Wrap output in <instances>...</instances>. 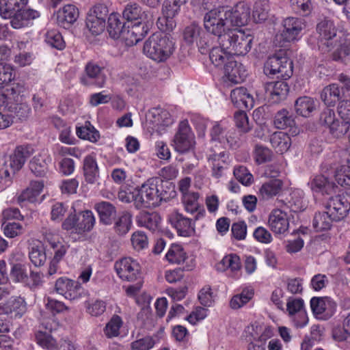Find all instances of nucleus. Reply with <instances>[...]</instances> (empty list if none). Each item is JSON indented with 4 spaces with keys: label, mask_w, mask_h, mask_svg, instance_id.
I'll use <instances>...</instances> for the list:
<instances>
[{
    "label": "nucleus",
    "mask_w": 350,
    "mask_h": 350,
    "mask_svg": "<svg viewBox=\"0 0 350 350\" xmlns=\"http://www.w3.org/2000/svg\"><path fill=\"white\" fill-rule=\"evenodd\" d=\"M230 98L234 105L239 108L252 109L254 106L253 95L245 88L240 87L232 90Z\"/></svg>",
    "instance_id": "nucleus-37"
},
{
    "label": "nucleus",
    "mask_w": 350,
    "mask_h": 350,
    "mask_svg": "<svg viewBox=\"0 0 350 350\" xmlns=\"http://www.w3.org/2000/svg\"><path fill=\"white\" fill-rule=\"evenodd\" d=\"M282 189L283 181L278 178H273L261 185L258 195L260 200L268 201L280 196Z\"/></svg>",
    "instance_id": "nucleus-29"
},
{
    "label": "nucleus",
    "mask_w": 350,
    "mask_h": 350,
    "mask_svg": "<svg viewBox=\"0 0 350 350\" xmlns=\"http://www.w3.org/2000/svg\"><path fill=\"white\" fill-rule=\"evenodd\" d=\"M165 258L170 264L183 265V268L186 271L193 269L196 265L194 257L189 255L184 247L179 243L171 244Z\"/></svg>",
    "instance_id": "nucleus-13"
},
{
    "label": "nucleus",
    "mask_w": 350,
    "mask_h": 350,
    "mask_svg": "<svg viewBox=\"0 0 350 350\" xmlns=\"http://www.w3.org/2000/svg\"><path fill=\"white\" fill-rule=\"evenodd\" d=\"M312 312L317 319L326 321L335 313L336 303L329 297H314L310 301Z\"/></svg>",
    "instance_id": "nucleus-17"
},
{
    "label": "nucleus",
    "mask_w": 350,
    "mask_h": 350,
    "mask_svg": "<svg viewBox=\"0 0 350 350\" xmlns=\"http://www.w3.org/2000/svg\"><path fill=\"white\" fill-rule=\"evenodd\" d=\"M44 241L49 243L53 250L54 256L50 262L48 273L51 275L56 273L58 269V263L63 259L67 251V245L64 243L62 237L56 230H46L44 234Z\"/></svg>",
    "instance_id": "nucleus-6"
},
{
    "label": "nucleus",
    "mask_w": 350,
    "mask_h": 350,
    "mask_svg": "<svg viewBox=\"0 0 350 350\" xmlns=\"http://www.w3.org/2000/svg\"><path fill=\"white\" fill-rule=\"evenodd\" d=\"M270 143L276 152L283 154L290 148L291 140L286 133L278 131L271 135Z\"/></svg>",
    "instance_id": "nucleus-47"
},
{
    "label": "nucleus",
    "mask_w": 350,
    "mask_h": 350,
    "mask_svg": "<svg viewBox=\"0 0 350 350\" xmlns=\"http://www.w3.org/2000/svg\"><path fill=\"white\" fill-rule=\"evenodd\" d=\"M303 24L298 18L289 17L283 21V30L275 36L274 42L280 46L286 43L293 42L301 38Z\"/></svg>",
    "instance_id": "nucleus-10"
},
{
    "label": "nucleus",
    "mask_w": 350,
    "mask_h": 350,
    "mask_svg": "<svg viewBox=\"0 0 350 350\" xmlns=\"http://www.w3.org/2000/svg\"><path fill=\"white\" fill-rule=\"evenodd\" d=\"M228 159V154L225 151L217 152L216 150H211V153L208 155V161L211 165L213 177L219 178L224 175V165L227 163Z\"/></svg>",
    "instance_id": "nucleus-36"
},
{
    "label": "nucleus",
    "mask_w": 350,
    "mask_h": 350,
    "mask_svg": "<svg viewBox=\"0 0 350 350\" xmlns=\"http://www.w3.org/2000/svg\"><path fill=\"white\" fill-rule=\"evenodd\" d=\"M124 27L126 25H122L119 14L112 13L109 16L107 31L112 38H120Z\"/></svg>",
    "instance_id": "nucleus-55"
},
{
    "label": "nucleus",
    "mask_w": 350,
    "mask_h": 350,
    "mask_svg": "<svg viewBox=\"0 0 350 350\" xmlns=\"http://www.w3.org/2000/svg\"><path fill=\"white\" fill-rule=\"evenodd\" d=\"M114 269L122 281L134 282L141 278L140 264L131 257H124L117 260L114 264Z\"/></svg>",
    "instance_id": "nucleus-11"
},
{
    "label": "nucleus",
    "mask_w": 350,
    "mask_h": 350,
    "mask_svg": "<svg viewBox=\"0 0 350 350\" xmlns=\"http://www.w3.org/2000/svg\"><path fill=\"white\" fill-rule=\"evenodd\" d=\"M150 25L140 24V23H134L131 25L128 24L127 26L124 27V31L120 38L124 40L126 45L136 44L147 34Z\"/></svg>",
    "instance_id": "nucleus-27"
},
{
    "label": "nucleus",
    "mask_w": 350,
    "mask_h": 350,
    "mask_svg": "<svg viewBox=\"0 0 350 350\" xmlns=\"http://www.w3.org/2000/svg\"><path fill=\"white\" fill-rule=\"evenodd\" d=\"M55 126L59 130V139L64 144L72 145L75 144V138L71 133V127L66 124L60 118L54 120Z\"/></svg>",
    "instance_id": "nucleus-56"
},
{
    "label": "nucleus",
    "mask_w": 350,
    "mask_h": 350,
    "mask_svg": "<svg viewBox=\"0 0 350 350\" xmlns=\"http://www.w3.org/2000/svg\"><path fill=\"white\" fill-rule=\"evenodd\" d=\"M17 107L10 105L8 98L0 94V130L9 127L13 122Z\"/></svg>",
    "instance_id": "nucleus-30"
},
{
    "label": "nucleus",
    "mask_w": 350,
    "mask_h": 350,
    "mask_svg": "<svg viewBox=\"0 0 350 350\" xmlns=\"http://www.w3.org/2000/svg\"><path fill=\"white\" fill-rule=\"evenodd\" d=\"M321 98L327 105H334L339 101L341 95L338 85L332 83L325 87L321 93Z\"/></svg>",
    "instance_id": "nucleus-53"
},
{
    "label": "nucleus",
    "mask_w": 350,
    "mask_h": 350,
    "mask_svg": "<svg viewBox=\"0 0 350 350\" xmlns=\"http://www.w3.org/2000/svg\"><path fill=\"white\" fill-rule=\"evenodd\" d=\"M86 312L92 317H98L106 310V304L100 299H92L85 302Z\"/></svg>",
    "instance_id": "nucleus-63"
},
{
    "label": "nucleus",
    "mask_w": 350,
    "mask_h": 350,
    "mask_svg": "<svg viewBox=\"0 0 350 350\" xmlns=\"http://www.w3.org/2000/svg\"><path fill=\"white\" fill-rule=\"evenodd\" d=\"M122 325V319L118 315H113L104 328V333L107 338L116 337L120 334Z\"/></svg>",
    "instance_id": "nucleus-62"
},
{
    "label": "nucleus",
    "mask_w": 350,
    "mask_h": 350,
    "mask_svg": "<svg viewBox=\"0 0 350 350\" xmlns=\"http://www.w3.org/2000/svg\"><path fill=\"white\" fill-rule=\"evenodd\" d=\"M83 173L85 181L89 184H98L99 170L95 158L87 156L83 161Z\"/></svg>",
    "instance_id": "nucleus-43"
},
{
    "label": "nucleus",
    "mask_w": 350,
    "mask_h": 350,
    "mask_svg": "<svg viewBox=\"0 0 350 350\" xmlns=\"http://www.w3.org/2000/svg\"><path fill=\"white\" fill-rule=\"evenodd\" d=\"M161 217L157 213L141 211L136 216V224L139 227H144L152 232L158 230Z\"/></svg>",
    "instance_id": "nucleus-42"
},
{
    "label": "nucleus",
    "mask_w": 350,
    "mask_h": 350,
    "mask_svg": "<svg viewBox=\"0 0 350 350\" xmlns=\"http://www.w3.org/2000/svg\"><path fill=\"white\" fill-rule=\"evenodd\" d=\"M183 35L184 41L189 45L196 43L202 54H205L208 51L211 38L209 36L202 32L198 25L192 23L187 26Z\"/></svg>",
    "instance_id": "nucleus-14"
},
{
    "label": "nucleus",
    "mask_w": 350,
    "mask_h": 350,
    "mask_svg": "<svg viewBox=\"0 0 350 350\" xmlns=\"http://www.w3.org/2000/svg\"><path fill=\"white\" fill-rule=\"evenodd\" d=\"M79 15V10L75 5L67 4L58 10L57 22L59 26L67 29L77 20Z\"/></svg>",
    "instance_id": "nucleus-38"
},
{
    "label": "nucleus",
    "mask_w": 350,
    "mask_h": 350,
    "mask_svg": "<svg viewBox=\"0 0 350 350\" xmlns=\"http://www.w3.org/2000/svg\"><path fill=\"white\" fill-rule=\"evenodd\" d=\"M267 225L275 235H286L290 228V216L279 208L271 211L269 215Z\"/></svg>",
    "instance_id": "nucleus-20"
},
{
    "label": "nucleus",
    "mask_w": 350,
    "mask_h": 350,
    "mask_svg": "<svg viewBox=\"0 0 350 350\" xmlns=\"http://www.w3.org/2000/svg\"><path fill=\"white\" fill-rule=\"evenodd\" d=\"M211 44H210V46ZM209 59L213 66L219 69L223 70L225 64L233 58V55L221 44L219 46L209 48Z\"/></svg>",
    "instance_id": "nucleus-33"
},
{
    "label": "nucleus",
    "mask_w": 350,
    "mask_h": 350,
    "mask_svg": "<svg viewBox=\"0 0 350 350\" xmlns=\"http://www.w3.org/2000/svg\"><path fill=\"white\" fill-rule=\"evenodd\" d=\"M44 42L50 46L62 50L65 47V42L61 33L56 29H48L44 35Z\"/></svg>",
    "instance_id": "nucleus-58"
},
{
    "label": "nucleus",
    "mask_w": 350,
    "mask_h": 350,
    "mask_svg": "<svg viewBox=\"0 0 350 350\" xmlns=\"http://www.w3.org/2000/svg\"><path fill=\"white\" fill-rule=\"evenodd\" d=\"M28 0H1L0 16L5 19L11 18L23 5L27 4Z\"/></svg>",
    "instance_id": "nucleus-46"
},
{
    "label": "nucleus",
    "mask_w": 350,
    "mask_h": 350,
    "mask_svg": "<svg viewBox=\"0 0 350 350\" xmlns=\"http://www.w3.org/2000/svg\"><path fill=\"white\" fill-rule=\"evenodd\" d=\"M187 0H166L162 8V16L157 22L158 28L163 32H170L176 26L174 17Z\"/></svg>",
    "instance_id": "nucleus-9"
},
{
    "label": "nucleus",
    "mask_w": 350,
    "mask_h": 350,
    "mask_svg": "<svg viewBox=\"0 0 350 350\" xmlns=\"http://www.w3.org/2000/svg\"><path fill=\"white\" fill-rule=\"evenodd\" d=\"M132 226V215L129 212H124L115 223V230L120 235L126 234Z\"/></svg>",
    "instance_id": "nucleus-59"
},
{
    "label": "nucleus",
    "mask_w": 350,
    "mask_h": 350,
    "mask_svg": "<svg viewBox=\"0 0 350 350\" xmlns=\"http://www.w3.org/2000/svg\"><path fill=\"white\" fill-rule=\"evenodd\" d=\"M167 221L176 230L179 236L188 237L195 232L194 224L191 220L183 216L176 209H173L168 213Z\"/></svg>",
    "instance_id": "nucleus-21"
},
{
    "label": "nucleus",
    "mask_w": 350,
    "mask_h": 350,
    "mask_svg": "<svg viewBox=\"0 0 350 350\" xmlns=\"http://www.w3.org/2000/svg\"><path fill=\"white\" fill-rule=\"evenodd\" d=\"M228 20L232 28L247 25L251 18V8L245 1L239 2L232 10L227 8Z\"/></svg>",
    "instance_id": "nucleus-24"
},
{
    "label": "nucleus",
    "mask_w": 350,
    "mask_h": 350,
    "mask_svg": "<svg viewBox=\"0 0 350 350\" xmlns=\"http://www.w3.org/2000/svg\"><path fill=\"white\" fill-rule=\"evenodd\" d=\"M252 40L250 33L239 28H232L220 37L218 44L228 49L232 55H244L250 51Z\"/></svg>",
    "instance_id": "nucleus-2"
},
{
    "label": "nucleus",
    "mask_w": 350,
    "mask_h": 350,
    "mask_svg": "<svg viewBox=\"0 0 350 350\" xmlns=\"http://www.w3.org/2000/svg\"><path fill=\"white\" fill-rule=\"evenodd\" d=\"M198 198L199 195L196 192L186 193L183 196L185 211L190 214H194L197 220L204 217L206 213L204 207L199 204Z\"/></svg>",
    "instance_id": "nucleus-41"
},
{
    "label": "nucleus",
    "mask_w": 350,
    "mask_h": 350,
    "mask_svg": "<svg viewBox=\"0 0 350 350\" xmlns=\"http://www.w3.org/2000/svg\"><path fill=\"white\" fill-rule=\"evenodd\" d=\"M55 290L70 301H77L85 295V291L79 282L66 277H61L56 280Z\"/></svg>",
    "instance_id": "nucleus-15"
},
{
    "label": "nucleus",
    "mask_w": 350,
    "mask_h": 350,
    "mask_svg": "<svg viewBox=\"0 0 350 350\" xmlns=\"http://www.w3.org/2000/svg\"><path fill=\"white\" fill-rule=\"evenodd\" d=\"M223 71L226 79L234 83L243 81L247 76L245 67L234 60V58L225 64Z\"/></svg>",
    "instance_id": "nucleus-32"
},
{
    "label": "nucleus",
    "mask_w": 350,
    "mask_h": 350,
    "mask_svg": "<svg viewBox=\"0 0 350 350\" xmlns=\"http://www.w3.org/2000/svg\"><path fill=\"white\" fill-rule=\"evenodd\" d=\"M122 16L128 23L151 25L154 20L153 13L149 10H143L137 3H128L122 12Z\"/></svg>",
    "instance_id": "nucleus-18"
},
{
    "label": "nucleus",
    "mask_w": 350,
    "mask_h": 350,
    "mask_svg": "<svg viewBox=\"0 0 350 350\" xmlns=\"http://www.w3.org/2000/svg\"><path fill=\"white\" fill-rule=\"evenodd\" d=\"M288 90V85L284 81L270 82L265 86L266 94L273 103L284 100L286 97Z\"/></svg>",
    "instance_id": "nucleus-39"
},
{
    "label": "nucleus",
    "mask_w": 350,
    "mask_h": 350,
    "mask_svg": "<svg viewBox=\"0 0 350 350\" xmlns=\"http://www.w3.org/2000/svg\"><path fill=\"white\" fill-rule=\"evenodd\" d=\"M316 29L321 40H325L324 44L328 49L334 45V40L338 38V32L332 20L328 17L319 19Z\"/></svg>",
    "instance_id": "nucleus-26"
},
{
    "label": "nucleus",
    "mask_w": 350,
    "mask_h": 350,
    "mask_svg": "<svg viewBox=\"0 0 350 350\" xmlns=\"http://www.w3.org/2000/svg\"><path fill=\"white\" fill-rule=\"evenodd\" d=\"M164 330L161 328L157 334L153 336H147L139 340H137L131 343L132 350H150L154 347L155 344L158 343L160 339L163 336Z\"/></svg>",
    "instance_id": "nucleus-49"
},
{
    "label": "nucleus",
    "mask_w": 350,
    "mask_h": 350,
    "mask_svg": "<svg viewBox=\"0 0 350 350\" xmlns=\"http://www.w3.org/2000/svg\"><path fill=\"white\" fill-rule=\"evenodd\" d=\"M131 242L133 249L137 251L144 250L148 245V237L141 230H137L132 234Z\"/></svg>",
    "instance_id": "nucleus-64"
},
{
    "label": "nucleus",
    "mask_w": 350,
    "mask_h": 350,
    "mask_svg": "<svg viewBox=\"0 0 350 350\" xmlns=\"http://www.w3.org/2000/svg\"><path fill=\"white\" fill-rule=\"evenodd\" d=\"M29 257L32 264L36 267L44 265L46 260L45 250L42 245L31 247Z\"/></svg>",
    "instance_id": "nucleus-60"
},
{
    "label": "nucleus",
    "mask_w": 350,
    "mask_h": 350,
    "mask_svg": "<svg viewBox=\"0 0 350 350\" xmlns=\"http://www.w3.org/2000/svg\"><path fill=\"white\" fill-rule=\"evenodd\" d=\"M40 16L38 11L31 9H20L10 18V24L14 29H21L32 24V21Z\"/></svg>",
    "instance_id": "nucleus-31"
},
{
    "label": "nucleus",
    "mask_w": 350,
    "mask_h": 350,
    "mask_svg": "<svg viewBox=\"0 0 350 350\" xmlns=\"http://www.w3.org/2000/svg\"><path fill=\"white\" fill-rule=\"evenodd\" d=\"M108 12L107 5L103 3H97L89 10L85 27L91 34L97 36L104 31Z\"/></svg>",
    "instance_id": "nucleus-8"
},
{
    "label": "nucleus",
    "mask_w": 350,
    "mask_h": 350,
    "mask_svg": "<svg viewBox=\"0 0 350 350\" xmlns=\"http://www.w3.org/2000/svg\"><path fill=\"white\" fill-rule=\"evenodd\" d=\"M228 129V124L225 121L214 122L211 131L212 143H219L221 147L227 145L234 147L237 144V139L234 133H230Z\"/></svg>",
    "instance_id": "nucleus-19"
},
{
    "label": "nucleus",
    "mask_w": 350,
    "mask_h": 350,
    "mask_svg": "<svg viewBox=\"0 0 350 350\" xmlns=\"http://www.w3.org/2000/svg\"><path fill=\"white\" fill-rule=\"evenodd\" d=\"M76 134L79 138L91 142H96L100 139L99 132L90 122H85L84 125H77Z\"/></svg>",
    "instance_id": "nucleus-54"
},
{
    "label": "nucleus",
    "mask_w": 350,
    "mask_h": 350,
    "mask_svg": "<svg viewBox=\"0 0 350 350\" xmlns=\"http://www.w3.org/2000/svg\"><path fill=\"white\" fill-rule=\"evenodd\" d=\"M94 208L98 214L100 221L106 225L110 224L116 215V207L107 202L97 203Z\"/></svg>",
    "instance_id": "nucleus-48"
},
{
    "label": "nucleus",
    "mask_w": 350,
    "mask_h": 350,
    "mask_svg": "<svg viewBox=\"0 0 350 350\" xmlns=\"http://www.w3.org/2000/svg\"><path fill=\"white\" fill-rule=\"evenodd\" d=\"M159 185L160 180L158 178H150L135 188V207L151 208L159 206L163 200Z\"/></svg>",
    "instance_id": "nucleus-1"
},
{
    "label": "nucleus",
    "mask_w": 350,
    "mask_h": 350,
    "mask_svg": "<svg viewBox=\"0 0 350 350\" xmlns=\"http://www.w3.org/2000/svg\"><path fill=\"white\" fill-rule=\"evenodd\" d=\"M32 152L33 149L30 146H19L9 156L3 157L7 161L12 176L23 167Z\"/></svg>",
    "instance_id": "nucleus-25"
},
{
    "label": "nucleus",
    "mask_w": 350,
    "mask_h": 350,
    "mask_svg": "<svg viewBox=\"0 0 350 350\" xmlns=\"http://www.w3.org/2000/svg\"><path fill=\"white\" fill-rule=\"evenodd\" d=\"M27 310V303L21 297H12L8 301L0 303V315L12 314L15 317H21Z\"/></svg>",
    "instance_id": "nucleus-28"
},
{
    "label": "nucleus",
    "mask_w": 350,
    "mask_h": 350,
    "mask_svg": "<svg viewBox=\"0 0 350 350\" xmlns=\"http://www.w3.org/2000/svg\"><path fill=\"white\" fill-rule=\"evenodd\" d=\"M325 208L335 221L341 220L350 209V191L331 197Z\"/></svg>",
    "instance_id": "nucleus-16"
},
{
    "label": "nucleus",
    "mask_w": 350,
    "mask_h": 350,
    "mask_svg": "<svg viewBox=\"0 0 350 350\" xmlns=\"http://www.w3.org/2000/svg\"><path fill=\"white\" fill-rule=\"evenodd\" d=\"M174 51V42L167 36L161 33L152 34L144 46L148 57L157 62L167 60Z\"/></svg>",
    "instance_id": "nucleus-3"
},
{
    "label": "nucleus",
    "mask_w": 350,
    "mask_h": 350,
    "mask_svg": "<svg viewBox=\"0 0 350 350\" xmlns=\"http://www.w3.org/2000/svg\"><path fill=\"white\" fill-rule=\"evenodd\" d=\"M335 221L328 211L316 213L312 219V227L317 232L330 229L332 223Z\"/></svg>",
    "instance_id": "nucleus-52"
},
{
    "label": "nucleus",
    "mask_w": 350,
    "mask_h": 350,
    "mask_svg": "<svg viewBox=\"0 0 350 350\" xmlns=\"http://www.w3.org/2000/svg\"><path fill=\"white\" fill-rule=\"evenodd\" d=\"M106 79L103 68L94 62H89L85 66V74L81 77V82L86 86L101 88L104 87Z\"/></svg>",
    "instance_id": "nucleus-22"
},
{
    "label": "nucleus",
    "mask_w": 350,
    "mask_h": 350,
    "mask_svg": "<svg viewBox=\"0 0 350 350\" xmlns=\"http://www.w3.org/2000/svg\"><path fill=\"white\" fill-rule=\"evenodd\" d=\"M264 72L269 76L279 74L284 79L290 78L293 74V63L286 52L279 50L269 56L265 63Z\"/></svg>",
    "instance_id": "nucleus-5"
},
{
    "label": "nucleus",
    "mask_w": 350,
    "mask_h": 350,
    "mask_svg": "<svg viewBox=\"0 0 350 350\" xmlns=\"http://www.w3.org/2000/svg\"><path fill=\"white\" fill-rule=\"evenodd\" d=\"M269 5L263 1H257L252 9V19L256 23L265 22L269 18Z\"/></svg>",
    "instance_id": "nucleus-57"
},
{
    "label": "nucleus",
    "mask_w": 350,
    "mask_h": 350,
    "mask_svg": "<svg viewBox=\"0 0 350 350\" xmlns=\"http://www.w3.org/2000/svg\"><path fill=\"white\" fill-rule=\"evenodd\" d=\"M329 133L334 137L339 138L345 135L350 129V121L336 119L328 128Z\"/></svg>",
    "instance_id": "nucleus-61"
},
{
    "label": "nucleus",
    "mask_w": 350,
    "mask_h": 350,
    "mask_svg": "<svg viewBox=\"0 0 350 350\" xmlns=\"http://www.w3.org/2000/svg\"><path fill=\"white\" fill-rule=\"evenodd\" d=\"M51 162V157L47 151L42 150L33 157L30 161L31 171L38 176L46 174L48 165Z\"/></svg>",
    "instance_id": "nucleus-40"
},
{
    "label": "nucleus",
    "mask_w": 350,
    "mask_h": 350,
    "mask_svg": "<svg viewBox=\"0 0 350 350\" xmlns=\"http://www.w3.org/2000/svg\"><path fill=\"white\" fill-rule=\"evenodd\" d=\"M228 14L227 8L221 7L213 9L204 15V28L208 33L217 36L218 42L220 37L232 29Z\"/></svg>",
    "instance_id": "nucleus-4"
},
{
    "label": "nucleus",
    "mask_w": 350,
    "mask_h": 350,
    "mask_svg": "<svg viewBox=\"0 0 350 350\" xmlns=\"http://www.w3.org/2000/svg\"><path fill=\"white\" fill-rule=\"evenodd\" d=\"M336 47L332 54V58L335 61L341 60L344 57L350 55V34L342 31H338V38L334 40V45L329 50Z\"/></svg>",
    "instance_id": "nucleus-35"
},
{
    "label": "nucleus",
    "mask_w": 350,
    "mask_h": 350,
    "mask_svg": "<svg viewBox=\"0 0 350 350\" xmlns=\"http://www.w3.org/2000/svg\"><path fill=\"white\" fill-rule=\"evenodd\" d=\"M241 267V262L240 258L235 254L226 255L217 265V269L220 271L229 270L234 273L239 271Z\"/></svg>",
    "instance_id": "nucleus-50"
},
{
    "label": "nucleus",
    "mask_w": 350,
    "mask_h": 350,
    "mask_svg": "<svg viewBox=\"0 0 350 350\" xmlns=\"http://www.w3.org/2000/svg\"><path fill=\"white\" fill-rule=\"evenodd\" d=\"M174 118L170 113L160 107L151 109L147 115V124L151 129L152 133L156 132L159 135H162L167 127L170 126L174 123Z\"/></svg>",
    "instance_id": "nucleus-12"
},
{
    "label": "nucleus",
    "mask_w": 350,
    "mask_h": 350,
    "mask_svg": "<svg viewBox=\"0 0 350 350\" xmlns=\"http://www.w3.org/2000/svg\"><path fill=\"white\" fill-rule=\"evenodd\" d=\"M95 224V217L91 211H83L81 217L77 219V225L75 228V233L83 234L90 231Z\"/></svg>",
    "instance_id": "nucleus-51"
},
{
    "label": "nucleus",
    "mask_w": 350,
    "mask_h": 350,
    "mask_svg": "<svg viewBox=\"0 0 350 350\" xmlns=\"http://www.w3.org/2000/svg\"><path fill=\"white\" fill-rule=\"evenodd\" d=\"M10 278L14 283L28 284L30 267L24 257L20 255L16 258L10 259Z\"/></svg>",
    "instance_id": "nucleus-23"
},
{
    "label": "nucleus",
    "mask_w": 350,
    "mask_h": 350,
    "mask_svg": "<svg viewBox=\"0 0 350 350\" xmlns=\"http://www.w3.org/2000/svg\"><path fill=\"white\" fill-rule=\"evenodd\" d=\"M273 124L278 129L290 128V133L292 135H297L299 133V129L295 126L294 118L287 109H282L275 113Z\"/></svg>",
    "instance_id": "nucleus-34"
},
{
    "label": "nucleus",
    "mask_w": 350,
    "mask_h": 350,
    "mask_svg": "<svg viewBox=\"0 0 350 350\" xmlns=\"http://www.w3.org/2000/svg\"><path fill=\"white\" fill-rule=\"evenodd\" d=\"M254 295V289L252 286H244L240 293L232 297L229 304L230 307L233 310L241 308L253 299Z\"/></svg>",
    "instance_id": "nucleus-44"
},
{
    "label": "nucleus",
    "mask_w": 350,
    "mask_h": 350,
    "mask_svg": "<svg viewBox=\"0 0 350 350\" xmlns=\"http://www.w3.org/2000/svg\"><path fill=\"white\" fill-rule=\"evenodd\" d=\"M43 188L44 183L42 181L31 182L29 186L18 196V202L28 201L31 203L38 202Z\"/></svg>",
    "instance_id": "nucleus-45"
},
{
    "label": "nucleus",
    "mask_w": 350,
    "mask_h": 350,
    "mask_svg": "<svg viewBox=\"0 0 350 350\" xmlns=\"http://www.w3.org/2000/svg\"><path fill=\"white\" fill-rule=\"evenodd\" d=\"M172 145L176 152L183 154L192 151L194 149L196 146L195 135L187 120H185L179 123Z\"/></svg>",
    "instance_id": "nucleus-7"
}]
</instances>
